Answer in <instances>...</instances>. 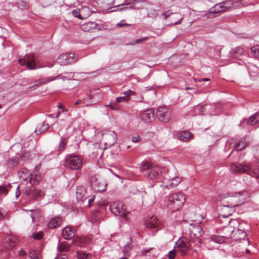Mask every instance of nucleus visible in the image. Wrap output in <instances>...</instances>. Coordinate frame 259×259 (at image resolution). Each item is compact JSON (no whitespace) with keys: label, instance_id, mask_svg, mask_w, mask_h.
<instances>
[{"label":"nucleus","instance_id":"nucleus-3","mask_svg":"<svg viewBox=\"0 0 259 259\" xmlns=\"http://www.w3.org/2000/svg\"><path fill=\"white\" fill-rule=\"evenodd\" d=\"M220 201L224 207L232 208L239 206L244 201L243 192H240L234 195L222 196Z\"/></svg>","mask_w":259,"mask_h":259},{"label":"nucleus","instance_id":"nucleus-7","mask_svg":"<svg viewBox=\"0 0 259 259\" xmlns=\"http://www.w3.org/2000/svg\"><path fill=\"white\" fill-rule=\"evenodd\" d=\"M18 176L20 179L27 183L29 182L31 185H34L39 183L40 181V177L38 175H33L26 169H24L18 172Z\"/></svg>","mask_w":259,"mask_h":259},{"label":"nucleus","instance_id":"nucleus-56","mask_svg":"<svg viewBox=\"0 0 259 259\" xmlns=\"http://www.w3.org/2000/svg\"><path fill=\"white\" fill-rule=\"evenodd\" d=\"M55 259H67V257L65 254H58Z\"/></svg>","mask_w":259,"mask_h":259},{"label":"nucleus","instance_id":"nucleus-59","mask_svg":"<svg viewBox=\"0 0 259 259\" xmlns=\"http://www.w3.org/2000/svg\"><path fill=\"white\" fill-rule=\"evenodd\" d=\"M26 252L23 249H21L18 251V255L23 256L26 255Z\"/></svg>","mask_w":259,"mask_h":259},{"label":"nucleus","instance_id":"nucleus-36","mask_svg":"<svg viewBox=\"0 0 259 259\" xmlns=\"http://www.w3.org/2000/svg\"><path fill=\"white\" fill-rule=\"evenodd\" d=\"M246 145L245 140H241L235 145V149L237 151H241L246 147Z\"/></svg>","mask_w":259,"mask_h":259},{"label":"nucleus","instance_id":"nucleus-33","mask_svg":"<svg viewBox=\"0 0 259 259\" xmlns=\"http://www.w3.org/2000/svg\"><path fill=\"white\" fill-rule=\"evenodd\" d=\"M252 151L254 152L256 166L259 168V144L252 148Z\"/></svg>","mask_w":259,"mask_h":259},{"label":"nucleus","instance_id":"nucleus-51","mask_svg":"<svg viewBox=\"0 0 259 259\" xmlns=\"http://www.w3.org/2000/svg\"><path fill=\"white\" fill-rule=\"evenodd\" d=\"M131 26V24L125 23L124 20H122L119 23L116 24V26L118 27H122L123 26Z\"/></svg>","mask_w":259,"mask_h":259},{"label":"nucleus","instance_id":"nucleus-1","mask_svg":"<svg viewBox=\"0 0 259 259\" xmlns=\"http://www.w3.org/2000/svg\"><path fill=\"white\" fill-rule=\"evenodd\" d=\"M230 169L234 174L246 173L250 176H253L259 183V169L253 168L252 164L249 163H232Z\"/></svg>","mask_w":259,"mask_h":259},{"label":"nucleus","instance_id":"nucleus-61","mask_svg":"<svg viewBox=\"0 0 259 259\" xmlns=\"http://www.w3.org/2000/svg\"><path fill=\"white\" fill-rule=\"evenodd\" d=\"M57 107L60 109H63L62 112H64L65 111V110L63 109V106H62L60 103H59V104L58 105Z\"/></svg>","mask_w":259,"mask_h":259},{"label":"nucleus","instance_id":"nucleus-46","mask_svg":"<svg viewBox=\"0 0 259 259\" xmlns=\"http://www.w3.org/2000/svg\"><path fill=\"white\" fill-rule=\"evenodd\" d=\"M130 101V99L126 98V97L121 96L116 98V102L117 103L120 102H128Z\"/></svg>","mask_w":259,"mask_h":259},{"label":"nucleus","instance_id":"nucleus-50","mask_svg":"<svg viewBox=\"0 0 259 259\" xmlns=\"http://www.w3.org/2000/svg\"><path fill=\"white\" fill-rule=\"evenodd\" d=\"M196 109L198 110V114H202L205 110L204 106L203 105H197Z\"/></svg>","mask_w":259,"mask_h":259},{"label":"nucleus","instance_id":"nucleus-19","mask_svg":"<svg viewBox=\"0 0 259 259\" xmlns=\"http://www.w3.org/2000/svg\"><path fill=\"white\" fill-rule=\"evenodd\" d=\"M76 194V199L78 202H84L88 198V197L85 195L86 194V190L83 186H80L77 187Z\"/></svg>","mask_w":259,"mask_h":259},{"label":"nucleus","instance_id":"nucleus-5","mask_svg":"<svg viewBox=\"0 0 259 259\" xmlns=\"http://www.w3.org/2000/svg\"><path fill=\"white\" fill-rule=\"evenodd\" d=\"M64 75H62V74H59L54 77H46L42 78L37 81V83L34 84L33 85L28 88L29 90H34L36 88L39 87L42 85L47 84L51 81L57 79H62L63 80H71L74 78V73L73 72H64L63 73Z\"/></svg>","mask_w":259,"mask_h":259},{"label":"nucleus","instance_id":"nucleus-54","mask_svg":"<svg viewBox=\"0 0 259 259\" xmlns=\"http://www.w3.org/2000/svg\"><path fill=\"white\" fill-rule=\"evenodd\" d=\"M20 186L18 185L16 188V191H15V197L16 199H18L20 195Z\"/></svg>","mask_w":259,"mask_h":259},{"label":"nucleus","instance_id":"nucleus-37","mask_svg":"<svg viewBox=\"0 0 259 259\" xmlns=\"http://www.w3.org/2000/svg\"><path fill=\"white\" fill-rule=\"evenodd\" d=\"M152 164L147 161H143L141 163V170L144 171L150 169V170L153 167Z\"/></svg>","mask_w":259,"mask_h":259},{"label":"nucleus","instance_id":"nucleus-25","mask_svg":"<svg viewBox=\"0 0 259 259\" xmlns=\"http://www.w3.org/2000/svg\"><path fill=\"white\" fill-rule=\"evenodd\" d=\"M134 6L135 4L132 2H129L114 6V8H117V10L119 11H124L134 9Z\"/></svg>","mask_w":259,"mask_h":259},{"label":"nucleus","instance_id":"nucleus-63","mask_svg":"<svg viewBox=\"0 0 259 259\" xmlns=\"http://www.w3.org/2000/svg\"><path fill=\"white\" fill-rule=\"evenodd\" d=\"M81 103V100H78L76 102V103H75V105L79 104H80Z\"/></svg>","mask_w":259,"mask_h":259},{"label":"nucleus","instance_id":"nucleus-8","mask_svg":"<svg viewBox=\"0 0 259 259\" xmlns=\"http://www.w3.org/2000/svg\"><path fill=\"white\" fill-rule=\"evenodd\" d=\"M77 57L75 56L73 53L62 54L59 55L57 62L61 65H67L75 63L77 61Z\"/></svg>","mask_w":259,"mask_h":259},{"label":"nucleus","instance_id":"nucleus-13","mask_svg":"<svg viewBox=\"0 0 259 259\" xmlns=\"http://www.w3.org/2000/svg\"><path fill=\"white\" fill-rule=\"evenodd\" d=\"M156 116L160 121L166 123L169 120L171 114L167 108L160 107L157 110Z\"/></svg>","mask_w":259,"mask_h":259},{"label":"nucleus","instance_id":"nucleus-10","mask_svg":"<svg viewBox=\"0 0 259 259\" xmlns=\"http://www.w3.org/2000/svg\"><path fill=\"white\" fill-rule=\"evenodd\" d=\"M18 62L20 65L26 66L29 70L37 68L34 57L32 55H26L22 58H19Z\"/></svg>","mask_w":259,"mask_h":259},{"label":"nucleus","instance_id":"nucleus-17","mask_svg":"<svg viewBox=\"0 0 259 259\" xmlns=\"http://www.w3.org/2000/svg\"><path fill=\"white\" fill-rule=\"evenodd\" d=\"M141 119L145 122H150L154 119V110L152 109H148L141 113Z\"/></svg>","mask_w":259,"mask_h":259},{"label":"nucleus","instance_id":"nucleus-62","mask_svg":"<svg viewBox=\"0 0 259 259\" xmlns=\"http://www.w3.org/2000/svg\"><path fill=\"white\" fill-rule=\"evenodd\" d=\"M150 249H144L142 251V253L143 254H145L146 253L149 252Z\"/></svg>","mask_w":259,"mask_h":259},{"label":"nucleus","instance_id":"nucleus-15","mask_svg":"<svg viewBox=\"0 0 259 259\" xmlns=\"http://www.w3.org/2000/svg\"><path fill=\"white\" fill-rule=\"evenodd\" d=\"M161 171L158 167H153L145 175L149 179L158 181L161 179Z\"/></svg>","mask_w":259,"mask_h":259},{"label":"nucleus","instance_id":"nucleus-42","mask_svg":"<svg viewBox=\"0 0 259 259\" xmlns=\"http://www.w3.org/2000/svg\"><path fill=\"white\" fill-rule=\"evenodd\" d=\"M148 37H144L141 38L137 39L134 41H131L130 42H129L128 44V45H135L137 44L142 43V42H144V41H145L146 40H147L148 39Z\"/></svg>","mask_w":259,"mask_h":259},{"label":"nucleus","instance_id":"nucleus-27","mask_svg":"<svg viewBox=\"0 0 259 259\" xmlns=\"http://www.w3.org/2000/svg\"><path fill=\"white\" fill-rule=\"evenodd\" d=\"M98 24L94 22H89L81 26V29L85 31H89L93 29H96Z\"/></svg>","mask_w":259,"mask_h":259},{"label":"nucleus","instance_id":"nucleus-29","mask_svg":"<svg viewBox=\"0 0 259 259\" xmlns=\"http://www.w3.org/2000/svg\"><path fill=\"white\" fill-rule=\"evenodd\" d=\"M70 245L66 242L63 241L59 243L57 246V250L60 252H67L69 250Z\"/></svg>","mask_w":259,"mask_h":259},{"label":"nucleus","instance_id":"nucleus-39","mask_svg":"<svg viewBox=\"0 0 259 259\" xmlns=\"http://www.w3.org/2000/svg\"><path fill=\"white\" fill-rule=\"evenodd\" d=\"M258 115V114L257 113H256L251 116H250L249 117V119L247 121V124L250 125H255L257 122L256 117Z\"/></svg>","mask_w":259,"mask_h":259},{"label":"nucleus","instance_id":"nucleus-45","mask_svg":"<svg viewBox=\"0 0 259 259\" xmlns=\"http://www.w3.org/2000/svg\"><path fill=\"white\" fill-rule=\"evenodd\" d=\"M122 94L124 95V97H126V98L129 99H130V98L131 96L136 95L135 92L131 90L126 91Z\"/></svg>","mask_w":259,"mask_h":259},{"label":"nucleus","instance_id":"nucleus-53","mask_svg":"<svg viewBox=\"0 0 259 259\" xmlns=\"http://www.w3.org/2000/svg\"><path fill=\"white\" fill-rule=\"evenodd\" d=\"M112 110H117L119 109L118 105L115 103H111L110 105H108Z\"/></svg>","mask_w":259,"mask_h":259},{"label":"nucleus","instance_id":"nucleus-30","mask_svg":"<svg viewBox=\"0 0 259 259\" xmlns=\"http://www.w3.org/2000/svg\"><path fill=\"white\" fill-rule=\"evenodd\" d=\"M220 5H222L223 8L225 9V12L234 8V3L232 1H227L226 2H221L220 3Z\"/></svg>","mask_w":259,"mask_h":259},{"label":"nucleus","instance_id":"nucleus-38","mask_svg":"<svg viewBox=\"0 0 259 259\" xmlns=\"http://www.w3.org/2000/svg\"><path fill=\"white\" fill-rule=\"evenodd\" d=\"M210 240L217 243L221 244L225 242V238L224 237L217 235H212L210 237Z\"/></svg>","mask_w":259,"mask_h":259},{"label":"nucleus","instance_id":"nucleus-60","mask_svg":"<svg viewBox=\"0 0 259 259\" xmlns=\"http://www.w3.org/2000/svg\"><path fill=\"white\" fill-rule=\"evenodd\" d=\"M111 10H110V12H111L119 11L118 10H117V8H114V7H113L112 8H111Z\"/></svg>","mask_w":259,"mask_h":259},{"label":"nucleus","instance_id":"nucleus-57","mask_svg":"<svg viewBox=\"0 0 259 259\" xmlns=\"http://www.w3.org/2000/svg\"><path fill=\"white\" fill-rule=\"evenodd\" d=\"M95 196L93 195L90 198L88 199V206H90L95 200Z\"/></svg>","mask_w":259,"mask_h":259},{"label":"nucleus","instance_id":"nucleus-32","mask_svg":"<svg viewBox=\"0 0 259 259\" xmlns=\"http://www.w3.org/2000/svg\"><path fill=\"white\" fill-rule=\"evenodd\" d=\"M49 128V124L48 123L43 122L42 125L39 127H37L35 130L36 135L40 134L45 132Z\"/></svg>","mask_w":259,"mask_h":259},{"label":"nucleus","instance_id":"nucleus-52","mask_svg":"<svg viewBox=\"0 0 259 259\" xmlns=\"http://www.w3.org/2000/svg\"><path fill=\"white\" fill-rule=\"evenodd\" d=\"M11 162L14 166H16L19 163V159L18 158H12L10 159Z\"/></svg>","mask_w":259,"mask_h":259},{"label":"nucleus","instance_id":"nucleus-4","mask_svg":"<svg viewBox=\"0 0 259 259\" xmlns=\"http://www.w3.org/2000/svg\"><path fill=\"white\" fill-rule=\"evenodd\" d=\"M82 165V159L74 154L66 155L64 160V166L72 170L80 169Z\"/></svg>","mask_w":259,"mask_h":259},{"label":"nucleus","instance_id":"nucleus-6","mask_svg":"<svg viewBox=\"0 0 259 259\" xmlns=\"http://www.w3.org/2000/svg\"><path fill=\"white\" fill-rule=\"evenodd\" d=\"M196 246L193 243V239H187L182 238L179 239L176 243L175 248L178 252H180L182 256H185L187 254V251L190 248H192Z\"/></svg>","mask_w":259,"mask_h":259},{"label":"nucleus","instance_id":"nucleus-24","mask_svg":"<svg viewBox=\"0 0 259 259\" xmlns=\"http://www.w3.org/2000/svg\"><path fill=\"white\" fill-rule=\"evenodd\" d=\"M244 52V50L243 48L240 47H236L232 49L230 51V57L234 58H238L242 56Z\"/></svg>","mask_w":259,"mask_h":259},{"label":"nucleus","instance_id":"nucleus-22","mask_svg":"<svg viewBox=\"0 0 259 259\" xmlns=\"http://www.w3.org/2000/svg\"><path fill=\"white\" fill-rule=\"evenodd\" d=\"M63 237L66 240H71L74 236V230L70 226L65 227L62 230Z\"/></svg>","mask_w":259,"mask_h":259},{"label":"nucleus","instance_id":"nucleus-40","mask_svg":"<svg viewBox=\"0 0 259 259\" xmlns=\"http://www.w3.org/2000/svg\"><path fill=\"white\" fill-rule=\"evenodd\" d=\"M251 53L254 57L259 58V46L252 47L251 48Z\"/></svg>","mask_w":259,"mask_h":259},{"label":"nucleus","instance_id":"nucleus-43","mask_svg":"<svg viewBox=\"0 0 259 259\" xmlns=\"http://www.w3.org/2000/svg\"><path fill=\"white\" fill-rule=\"evenodd\" d=\"M9 192V189L7 186L4 185H0V195L6 196Z\"/></svg>","mask_w":259,"mask_h":259},{"label":"nucleus","instance_id":"nucleus-9","mask_svg":"<svg viewBox=\"0 0 259 259\" xmlns=\"http://www.w3.org/2000/svg\"><path fill=\"white\" fill-rule=\"evenodd\" d=\"M203 230L200 225L194 226L190 230L189 239H193V243L196 245L199 246V244L202 243V240L200 237L202 235Z\"/></svg>","mask_w":259,"mask_h":259},{"label":"nucleus","instance_id":"nucleus-58","mask_svg":"<svg viewBox=\"0 0 259 259\" xmlns=\"http://www.w3.org/2000/svg\"><path fill=\"white\" fill-rule=\"evenodd\" d=\"M132 141L134 143L138 142L140 141V137L138 135L136 136H133L132 137Z\"/></svg>","mask_w":259,"mask_h":259},{"label":"nucleus","instance_id":"nucleus-34","mask_svg":"<svg viewBox=\"0 0 259 259\" xmlns=\"http://www.w3.org/2000/svg\"><path fill=\"white\" fill-rule=\"evenodd\" d=\"M67 139L66 138L61 137L60 142L58 146V151L60 153L62 152L66 148Z\"/></svg>","mask_w":259,"mask_h":259},{"label":"nucleus","instance_id":"nucleus-47","mask_svg":"<svg viewBox=\"0 0 259 259\" xmlns=\"http://www.w3.org/2000/svg\"><path fill=\"white\" fill-rule=\"evenodd\" d=\"M71 13L74 17L81 19V14L80 9L74 10L72 11Z\"/></svg>","mask_w":259,"mask_h":259},{"label":"nucleus","instance_id":"nucleus-48","mask_svg":"<svg viewBox=\"0 0 259 259\" xmlns=\"http://www.w3.org/2000/svg\"><path fill=\"white\" fill-rule=\"evenodd\" d=\"M176 252L178 251L176 248L174 250L169 251L168 252V259H174L176 255Z\"/></svg>","mask_w":259,"mask_h":259},{"label":"nucleus","instance_id":"nucleus-31","mask_svg":"<svg viewBox=\"0 0 259 259\" xmlns=\"http://www.w3.org/2000/svg\"><path fill=\"white\" fill-rule=\"evenodd\" d=\"M76 255L78 259H89L92 257L91 253H87L83 250L77 251Z\"/></svg>","mask_w":259,"mask_h":259},{"label":"nucleus","instance_id":"nucleus-64","mask_svg":"<svg viewBox=\"0 0 259 259\" xmlns=\"http://www.w3.org/2000/svg\"><path fill=\"white\" fill-rule=\"evenodd\" d=\"M47 116L48 117H50V118H53L54 117V115L52 114H48Z\"/></svg>","mask_w":259,"mask_h":259},{"label":"nucleus","instance_id":"nucleus-20","mask_svg":"<svg viewBox=\"0 0 259 259\" xmlns=\"http://www.w3.org/2000/svg\"><path fill=\"white\" fill-rule=\"evenodd\" d=\"M62 223V218L59 216H56L50 219L48 224V227L50 229H55L59 227Z\"/></svg>","mask_w":259,"mask_h":259},{"label":"nucleus","instance_id":"nucleus-12","mask_svg":"<svg viewBox=\"0 0 259 259\" xmlns=\"http://www.w3.org/2000/svg\"><path fill=\"white\" fill-rule=\"evenodd\" d=\"M23 192L26 196H28L31 199L41 198L45 195L44 191L41 190L37 188L31 189L28 187H26L23 189Z\"/></svg>","mask_w":259,"mask_h":259},{"label":"nucleus","instance_id":"nucleus-35","mask_svg":"<svg viewBox=\"0 0 259 259\" xmlns=\"http://www.w3.org/2000/svg\"><path fill=\"white\" fill-rule=\"evenodd\" d=\"M17 5L18 8L21 10H28L29 8V5L28 3L26 1H24L22 0H19L17 2Z\"/></svg>","mask_w":259,"mask_h":259},{"label":"nucleus","instance_id":"nucleus-14","mask_svg":"<svg viewBox=\"0 0 259 259\" xmlns=\"http://www.w3.org/2000/svg\"><path fill=\"white\" fill-rule=\"evenodd\" d=\"M117 135L113 131H107L103 134V140L106 146H113L117 141Z\"/></svg>","mask_w":259,"mask_h":259},{"label":"nucleus","instance_id":"nucleus-55","mask_svg":"<svg viewBox=\"0 0 259 259\" xmlns=\"http://www.w3.org/2000/svg\"><path fill=\"white\" fill-rule=\"evenodd\" d=\"M172 14V12H171L169 10L166 11L164 13H163L162 15L164 16V18L165 19H167Z\"/></svg>","mask_w":259,"mask_h":259},{"label":"nucleus","instance_id":"nucleus-28","mask_svg":"<svg viewBox=\"0 0 259 259\" xmlns=\"http://www.w3.org/2000/svg\"><path fill=\"white\" fill-rule=\"evenodd\" d=\"M80 10L81 20L88 18L92 14V11L89 7H82Z\"/></svg>","mask_w":259,"mask_h":259},{"label":"nucleus","instance_id":"nucleus-49","mask_svg":"<svg viewBox=\"0 0 259 259\" xmlns=\"http://www.w3.org/2000/svg\"><path fill=\"white\" fill-rule=\"evenodd\" d=\"M182 180L181 178L177 177L172 179L171 185L174 186H177L181 182Z\"/></svg>","mask_w":259,"mask_h":259},{"label":"nucleus","instance_id":"nucleus-26","mask_svg":"<svg viewBox=\"0 0 259 259\" xmlns=\"http://www.w3.org/2000/svg\"><path fill=\"white\" fill-rule=\"evenodd\" d=\"M159 222L154 216L151 217L145 223V226L147 228H156L158 226Z\"/></svg>","mask_w":259,"mask_h":259},{"label":"nucleus","instance_id":"nucleus-21","mask_svg":"<svg viewBox=\"0 0 259 259\" xmlns=\"http://www.w3.org/2000/svg\"><path fill=\"white\" fill-rule=\"evenodd\" d=\"M231 237L234 240L244 239L246 237V233L239 229H235L231 233Z\"/></svg>","mask_w":259,"mask_h":259},{"label":"nucleus","instance_id":"nucleus-23","mask_svg":"<svg viewBox=\"0 0 259 259\" xmlns=\"http://www.w3.org/2000/svg\"><path fill=\"white\" fill-rule=\"evenodd\" d=\"M193 137V134L188 131H181L178 134V139L183 142H188Z\"/></svg>","mask_w":259,"mask_h":259},{"label":"nucleus","instance_id":"nucleus-16","mask_svg":"<svg viewBox=\"0 0 259 259\" xmlns=\"http://www.w3.org/2000/svg\"><path fill=\"white\" fill-rule=\"evenodd\" d=\"M224 9L220 3L217 4L213 7L211 8L208 13L205 15L206 17L212 18L215 17V14L224 12Z\"/></svg>","mask_w":259,"mask_h":259},{"label":"nucleus","instance_id":"nucleus-2","mask_svg":"<svg viewBox=\"0 0 259 259\" xmlns=\"http://www.w3.org/2000/svg\"><path fill=\"white\" fill-rule=\"evenodd\" d=\"M185 200V196L182 193L171 194L168 197L167 207L171 212L179 210L183 206Z\"/></svg>","mask_w":259,"mask_h":259},{"label":"nucleus","instance_id":"nucleus-44","mask_svg":"<svg viewBox=\"0 0 259 259\" xmlns=\"http://www.w3.org/2000/svg\"><path fill=\"white\" fill-rule=\"evenodd\" d=\"M43 236L44 233L42 231H38L32 234V238L34 240H39L42 238Z\"/></svg>","mask_w":259,"mask_h":259},{"label":"nucleus","instance_id":"nucleus-41","mask_svg":"<svg viewBox=\"0 0 259 259\" xmlns=\"http://www.w3.org/2000/svg\"><path fill=\"white\" fill-rule=\"evenodd\" d=\"M29 257L31 259H40V253L36 250H32L29 253Z\"/></svg>","mask_w":259,"mask_h":259},{"label":"nucleus","instance_id":"nucleus-11","mask_svg":"<svg viewBox=\"0 0 259 259\" xmlns=\"http://www.w3.org/2000/svg\"><path fill=\"white\" fill-rule=\"evenodd\" d=\"M123 207V203L121 202H114L110 205L109 209L111 212L115 215L121 216L125 220H126V213Z\"/></svg>","mask_w":259,"mask_h":259},{"label":"nucleus","instance_id":"nucleus-18","mask_svg":"<svg viewBox=\"0 0 259 259\" xmlns=\"http://www.w3.org/2000/svg\"><path fill=\"white\" fill-rule=\"evenodd\" d=\"M17 243V239L16 237L10 236L6 239L4 243V246L6 249L11 250L16 246Z\"/></svg>","mask_w":259,"mask_h":259}]
</instances>
